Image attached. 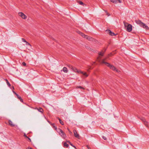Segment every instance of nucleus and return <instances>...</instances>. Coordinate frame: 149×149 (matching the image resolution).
Listing matches in <instances>:
<instances>
[{"label": "nucleus", "instance_id": "f257e3e1", "mask_svg": "<svg viewBox=\"0 0 149 149\" xmlns=\"http://www.w3.org/2000/svg\"><path fill=\"white\" fill-rule=\"evenodd\" d=\"M124 24L125 28L127 31L130 32L132 31V26L131 24L127 23H125Z\"/></svg>", "mask_w": 149, "mask_h": 149}, {"label": "nucleus", "instance_id": "f03ea898", "mask_svg": "<svg viewBox=\"0 0 149 149\" xmlns=\"http://www.w3.org/2000/svg\"><path fill=\"white\" fill-rule=\"evenodd\" d=\"M18 16L21 19L24 20H26L27 18V15L22 12H19L18 13Z\"/></svg>", "mask_w": 149, "mask_h": 149}, {"label": "nucleus", "instance_id": "7ed1b4c3", "mask_svg": "<svg viewBox=\"0 0 149 149\" xmlns=\"http://www.w3.org/2000/svg\"><path fill=\"white\" fill-rule=\"evenodd\" d=\"M102 63H105V64L107 66L109 67L111 69L116 71V68L113 65H111L110 64L104 62V60H103L102 61Z\"/></svg>", "mask_w": 149, "mask_h": 149}, {"label": "nucleus", "instance_id": "20e7f679", "mask_svg": "<svg viewBox=\"0 0 149 149\" xmlns=\"http://www.w3.org/2000/svg\"><path fill=\"white\" fill-rule=\"evenodd\" d=\"M71 69L73 70V71H74V72H77L78 73H80V72H81V70L78 69L77 68H76L73 67L72 66L71 67Z\"/></svg>", "mask_w": 149, "mask_h": 149}, {"label": "nucleus", "instance_id": "39448f33", "mask_svg": "<svg viewBox=\"0 0 149 149\" xmlns=\"http://www.w3.org/2000/svg\"><path fill=\"white\" fill-rule=\"evenodd\" d=\"M141 26L143 28L146 30H149V27L146 24L144 23H141Z\"/></svg>", "mask_w": 149, "mask_h": 149}, {"label": "nucleus", "instance_id": "423d86ee", "mask_svg": "<svg viewBox=\"0 0 149 149\" xmlns=\"http://www.w3.org/2000/svg\"><path fill=\"white\" fill-rule=\"evenodd\" d=\"M111 1L114 3H121V1L120 0H110Z\"/></svg>", "mask_w": 149, "mask_h": 149}, {"label": "nucleus", "instance_id": "0eeeda50", "mask_svg": "<svg viewBox=\"0 0 149 149\" xmlns=\"http://www.w3.org/2000/svg\"><path fill=\"white\" fill-rule=\"evenodd\" d=\"M80 74H81L85 77H87L88 76V74L86 72H82L81 71Z\"/></svg>", "mask_w": 149, "mask_h": 149}, {"label": "nucleus", "instance_id": "6e6552de", "mask_svg": "<svg viewBox=\"0 0 149 149\" xmlns=\"http://www.w3.org/2000/svg\"><path fill=\"white\" fill-rule=\"evenodd\" d=\"M8 124L9 125L12 127H14L15 125L14 123L10 120L8 121Z\"/></svg>", "mask_w": 149, "mask_h": 149}, {"label": "nucleus", "instance_id": "1a4fd4ad", "mask_svg": "<svg viewBox=\"0 0 149 149\" xmlns=\"http://www.w3.org/2000/svg\"><path fill=\"white\" fill-rule=\"evenodd\" d=\"M74 133L75 136L78 139L79 138V135L77 133V131L76 130L74 131Z\"/></svg>", "mask_w": 149, "mask_h": 149}, {"label": "nucleus", "instance_id": "9d476101", "mask_svg": "<svg viewBox=\"0 0 149 149\" xmlns=\"http://www.w3.org/2000/svg\"><path fill=\"white\" fill-rule=\"evenodd\" d=\"M107 32L111 36H114L116 35V34L109 30L107 31Z\"/></svg>", "mask_w": 149, "mask_h": 149}, {"label": "nucleus", "instance_id": "9b49d317", "mask_svg": "<svg viewBox=\"0 0 149 149\" xmlns=\"http://www.w3.org/2000/svg\"><path fill=\"white\" fill-rule=\"evenodd\" d=\"M80 35L84 38H85L86 39L88 38V36L85 35L82 32L81 33H80Z\"/></svg>", "mask_w": 149, "mask_h": 149}, {"label": "nucleus", "instance_id": "f8f14e48", "mask_svg": "<svg viewBox=\"0 0 149 149\" xmlns=\"http://www.w3.org/2000/svg\"><path fill=\"white\" fill-rule=\"evenodd\" d=\"M143 122L144 123V124L146 126L148 127H149V125L147 121L146 120H143Z\"/></svg>", "mask_w": 149, "mask_h": 149}, {"label": "nucleus", "instance_id": "ddd939ff", "mask_svg": "<svg viewBox=\"0 0 149 149\" xmlns=\"http://www.w3.org/2000/svg\"><path fill=\"white\" fill-rule=\"evenodd\" d=\"M59 133L61 136L63 137H65V135L64 134L62 130H60V132Z\"/></svg>", "mask_w": 149, "mask_h": 149}, {"label": "nucleus", "instance_id": "4468645a", "mask_svg": "<svg viewBox=\"0 0 149 149\" xmlns=\"http://www.w3.org/2000/svg\"><path fill=\"white\" fill-rule=\"evenodd\" d=\"M113 55L112 53H111L110 54H109L107 56V57L104 60L107 59L109 58V57L111 56H112Z\"/></svg>", "mask_w": 149, "mask_h": 149}, {"label": "nucleus", "instance_id": "2eb2a0df", "mask_svg": "<svg viewBox=\"0 0 149 149\" xmlns=\"http://www.w3.org/2000/svg\"><path fill=\"white\" fill-rule=\"evenodd\" d=\"M16 95L17 96L18 98L20 100L21 102H22L23 100L21 98V97L20 96H19L18 95H17V94H16Z\"/></svg>", "mask_w": 149, "mask_h": 149}, {"label": "nucleus", "instance_id": "dca6fc26", "mask_svg": "<svg viewBox=\"0 0 149 149\" xmlns=\"http://www.w3.org/2000/svg\"><path fill=\"white\" fill-rule=\"evenodd\" d=\"M136 23L139 25L141 26V23H143L141 22L140 21H136Z\"/></svg>", "mask_w": 149, "mask_h": 149}, {"label": "nucleus", "instance_id": "f3484780", "mask_svg": "<svg viewBox=\"0 0 149 149\" xmlns=\"http://www.w3.org/2000/svg\"><path fill=\"white\" fill-rule=\"evenodd\" d=\"M63 70L65 72H67V69L65 67H64L63 68Z\"/></svg>", "mask_w": 149, "mask_h": 149}, {"label": "nucleus", "instance_id": "a211bd4d", "mask_svg": "<svg viewBox=\"0 0 149 149\" xmlns=\"http://www.w3.org/2000/svg\"><path fill=\"white\" fill-rule=\"evenodd\" d=\"M25 44L26 46H31V45L28 42H27V41L25 43Z\"/></svg>", "mask_w": 149, "mask_h": 149}, {"label": "nucleus", "instance_id": "6ab92c4d", "mask_svg": "<svg viewBox=\"0 0 149 149\" xmlns=\"http://www.w3.org/2000/svg\"><path fill=\"white\" fill-rule=\"evenodd\" d=\"M105 13L106 15H107L108 16H109L110 15V14L107 11H105Z\"/></svg>", "mask_w": 149, "mask_h": 149}, {"label": "nucleus", "instance_id": "aec40b11", "mask_svg": "<svg viewBox=\"0 0 149 149\" xmlns=\"http://www.w3.org/2000/svg\"><path fill=\"white\" fill-rule=\"evenodd\" d=\"M64 146L65 147L67 148L68 146V144H67L66 143H64Z\"/></svg>", "mask_w": 149, "mask_h": 149}, {"label": "nucleus", "instance_id": "412c9836", "mask_svg": "<svg viewBox=\"0 0 149 149\" xmlns=\"http://www.w3.org/2000/svg\"><path fill=\"white\" fill-rule=\"evenodd\" d=\"M60 123L62 125H63L64 124L63 122L60 119H59Z\"/></svg>", "mask_w": 149, "mask_h": 149}, {"label": "nucleus", "instance_id": "4be33fe9", "mask_svg": "<svg viewBox=\"0 0 149 149\" xmlns=\"http://www.w3.org/2000/svg\"><path fill=\"white\" fill-rule=\"evenodd\" d=\"M38 110L39 111H40V112H42L43 110L41 108H40L38 109Z\"/></svg>", "mask_w": 149, "mask_h": 149}, {"label": "nucleus", "instance_id": "5701e85b", "mask_svg": "<svg viewBox=\"0 0 149 149\" xmlns=\"http://www.w3.org/2000/svg\"><path fill=\"white\" fill-rule=\"evenodd\" d=\"M81 5H83L84 3H83L81 1H79L78 2Z\"/></svg>", "mask_w": 149, "mask_h": 149}, {"label": "nucleus", "instance_id": "b1692460", "mask_svg": "<svg viewBox=\"0 0 149 149\" xmlns=\"http://www.w3.org/2000/svg\"><path fill=\"white\" fill-rule=\"evenodd\" d=\"M103 54H104V52H101L99 54L101 56H103Z\"/></svg>", "mask_w": 149, "mask_h": 149}, {"label": "nucleus", "instance_id": "393cba45", "mask_svg": "<svg viewBox=\"0 0 149 149\" xmlns=\"http://www.w3.org/2000/svg\"><path fill=\"white\" fill-rule=\"evenodd\" d=\"M101 58L100 56H99L97 58V61H100V59Z\"/></svg>", "mask_w": 149, "mask_h": 149}, {"label": "nucleus", "instance_id": "a878e982", "mask_svg": "<svg viewBox=\"0 0 149 149\" xmlns=\"http://www.w3.org/2000/svg\"><path fill=\"white\" fill-rule=\"evenodd\" d=\"M77 88H81V89H84V88L83 87L80 86H77Z\"/></svg>", "mask_w": 149, "mask_h": 149}, {"label": "nucleus", "instance_id": "bb28decb", "mask_svg": "<svg viewBox=\"0 0 149 149\" xmlns=\"http://www.w3.org/2000/svg\"><path fill=\"white\" fill-rule=\"evenodd\" d=\"M77 33H78V34H80V33H81V32L80 31H78V30H77V31H76Z\"/></svg>", "mask_w": 149, "mask_h": 149}, {"label": "nucleus", "instance_id": "cd10ccee", "mask_svg": "<svg viewBox=\"0 0 149 149\" xmlns=\"http://www.w3.org/2000/svg\"><path fill=\"white\" fill-rule=\"evenodd\" d=\"M22 40L23 42H24L25 43L26 42V41L23 38L22 39Z\"/></svg>", "mask_w": 149, "mask_h": 149}, {"label": "nucleus", "instance_id": "c85d7f7f", "mask_svg": "<svg viewBox=\"0 0 149 149\" xmlns=\"http://www.w3.org/2000/svg\"><path fill=\"white\" fill-rule=\"evenodd\" d=\"M22 65H23V66H25L26 65V63H25V62H23L22 63Z\"/></svg>", "mask_w": 149, "mask_h": 149}, {"label": "nucleus", "instance_id": "c756f323", "mask_svg": "<svg viewBox=\"0 0 149 149\" xmlns=\"http://www.w3.org/2000/svg\"><path fill=\"white\" fill-rule=\"evenodd\" d=\"M27 149H33V148L30 147H28L27 148Z\"/></svg>", "mask_w": 149, "mask_h": 149}, {"label": "nucleus", "instance_id": "7c9ffc66", "mask_svg": "<svg viewBox=\"0 0 149 149\" xmlns=\"http://www.w3.org/2000/svg\"><path fill=\"white\" fill-rule=\"evenodd\" d=\"M102 138L103 139H104V140H106V138L105 137V136H103V137H102Z\"/></svg>", "mask_w": 149, "mask_h": 149}, {"label": "nucleus", "instance_id": "2f4dec72", "mask_svg": "<svg viewBox=\"0 0 149 149\" xmlns=\"http://www.w3.org/2000/svg\"><path fill=\"white\" fill-rule=\"evenodd\" d=\"M7 83L8 85L10 86V84L8 81H7Z\"/></svg>", "mask_w": 149, "mask_h": 149}, {"label": "nucleus", "instance_id": "473e14b6", "mask_svg": "<svg viewBox=\"0 0 149 149\" xmlns=\"http://www.w3.org/2000/svg\"><path fill=\"white\" fill-rule=\"evenodd\" d=\"M28 139H29V140H30V141H31V139H30V138H28Z\"/></svg>", "mask_w": 149, "mask_h": 149}, {"label": "nucleus", "instance_id": "72a5a7b5", "mask_svg": "<svg viewBox=\"0 0 149 149\" xmlns=\"http://www.w3.org/2000/svg\"><path fill=\"white\" fill-rule=\"evenodd\" d=\"M74 148H76V147H75V146H74Z\"/></svg>", "mask_w": 149, "mask_h": 149}, {"label": "nucleus", "instance_id": "f704fd0d", "mask_svg": "<svg viewBox=\"0 0 149 149\" xmlns=\"http://www.w3.org/2000/svg\"><path fill=\"white\" fill-rule=\"evenodd\" d=\"M88 149H91V148H88Z\"/></svg>", "mask_w": 149, "mask_h": 149}, {"label": "nucleus", "instance_id": "c9c22d12", "mask_svg": "<svg viewBox=\"0 0 149 149\" xmlns=\"http://www.w3.org/2000/svg\"><path fill=\"white\" fill-rule=\"evenodd\" d=\"M88 149H91V148H88Z\"/></svg>", "mask_w": 149, "mask_h": 149}, {"label": "nucleus", "instance_id": "e433bc0d", "mask_svg": "<svg viewBox=\"0 0 149 149\" xmlns=\"http://www.w3.org/2000/svg\"><path fill=\"white\" fill-rule=\"evenodd\" d=\"M88 149H91V148H88Z\"/></svg>", "mask_w": 149, "mask_h": 149}]
</instances>
